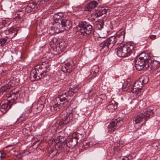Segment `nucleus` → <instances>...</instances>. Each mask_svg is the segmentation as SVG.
<instances>
[{
    "label": "nucleus",
    "instance_id": "9",
    "mask_svg": "<svg viewBox=\"0 0 160 160\" xmlns=\"http://www.w3.org/2000/svg\"><path fill=\"white\" fill-rule=\"evenodd\" d=\"M53 30H51V32L49 31V33L51 34H53L55 32L58 33L62 32L64 31L63 27L61 22H55L53 24V26L52 27Z\"/></svg>",
    "mask_w": 160,
    "mask_h": 160
},
{
    "label": "nucleus",
    "instance_id": "3",
    "mask_svg": "<svg viewBox=\"0 0 160 160\" xmlns=\"http://www.w3.org/2000/svg\"><path fill=\"white\" fill-rule=\"evenodd\" d=\"M78 28L80 29H78L76 34L79 38H85L88 37L91 34L92 30V26L86 21L80 22Z\"/></svg>",
    "mask_w": 160,
    "mask_h": 160
},
{
    "label": "nucleus",
    "instance_id": "50",
    "mask_svg": "<svg viewBox=\"0 0 160 160\" xmlns=\"http://www.w3.org/2000/svg\"><path fill=\"white\" fill-rule=\"evenodd\" d=\"M17 34V32H16V33H15L14 34V36H15L16 35V34Z\"/></svg>",
    "mask_w": 160,
    "mask_h": 160
},
{
    "label": "nucleus",
    "instance_id": "34",
    "mask_svg": "<svg viewBox=\"0 0 160 160\" xmlns=\"http://www.w3.org/2000/svg\"><path fill=\"white\" fill-rule=\"evenodd\" d=\"M67 46L66 43L64 42H61L59 44V47L60 48L62 49H64L66 48Z\"/></svg>",
    "mask_w": 160,
    "mask_h": 160
},
{
    "label": "nucleus",
    "instance_id": "45",
    "mask_svg": "<svg viewBox=\"0 0 160 160\" xmlns=\"http://www.w3.org/2000/svg\"><path fill=\"white\" fill-rule=\"evenodd\" d=\"M58 139H59V140H60L61 139H62V138H64L63 137H62L61 136H58Z\"/></svg>",
    "mask_w": 160,
    "mask_h": 160
},
{
    "label": "nucleus",
    "instance_id": "6",
    "mask_svg": "<svg viewBox=\"0 0 160 160\" xmlns=\"http://www.w3.org/2000/svg\"><path fill=\"white\" fill-rule=\"evenodd\" d=\"M42 1L37 0L36 2H30L26 5L22 9L25 11V12L30 13L32 12H36L39 9L42 5Z\"/></svg>",
    "mask_w": 160,
    "mask_h": 160
},
{
    "label": "nucleus",
    "instance_id": "52",
    "mask_svg": "<svg viewBox=\"0 0 160 160\" xmlns=\"http://www.w3.org/2000/svg\"><path fill=\"white\" fill-rule=\"evenodd\" d=\"M60 142H62V140H60Z\"/></svg>",
    "mask_w": 160,
    "mask_h": 160
},
{
    "label": "nucleus",
    "instance_id": "18",
    "mask_svg": "<svg viewBox=\"0 0 160 160\" xmlns=\"http://www.w3.org/2000/svg\"><path fill=\"white\" fill-rule=\"evenodd\" d=\"M106 13V9L102 8L96 11L95 14H93V15H94V18H96L97 17H101L103 15L105 14Z\"/></svg>",
    "mask_w": 160,
    "mask_h": 160
},
{
    "label": "nucleus",
    "instance_id": "36",
    "mask_svg": "<svg viewBox=\"0 0 160 160\" xmlns=\"http://www.w3.org/2000/svg\"><path fill=\"white\" fill-rule=\"evenodd\" d=\"M95 28L97 29L101 30L103 28V25L102 24H97L95 26Z\"/></svg>",
    "mask_w": 160,
    "mask_h": 160
},
{
    "label": "nucleus",
    "instance_id": "48",
    "mask_svg": "<svg viewBox=\"0 0 160 160\" xmlns=\"http://www.w3.org/2000/svg\"><path fill=\"white\" fill-rule=\"evenodd\" d=\"M98 100H102V99H101V98H98Z\"/></svg>",
    "mask_w": 160,
    "mask_h": 160
},
{
    "label": "nucleus",
    "instance_id": "25",
    "mask_svg": "<svg viewBox=\"0 0 160 160\" xmlns=\"http://www.w3.org/2000/svg\"><path fill=\"white\" fill-rule=\"evenodd\" d=\"M42 69H38L37 68H35L34 70H33L30 73V77H31V74L33 73L34 75V76H38V75H39L40 74L41 75L42 73Z\"/></svg>",
    "mask_w": 160,
    "mask_h": 160
},
{
    "label": "nucleus",
    "instance_id": "37",
    "mask_svg": "<svg viewBox=\"0 0 160 160\" xmlns=\"http://www.w3.org/2000/svg\"><path fill=\"white\" fill-rule=\"evenodd\" d=\"M25 155V152L20 153L19 154L16 156L17 158L19 159L23 157Z\"/></svg>",
    "mask_w": 160,
    "mask_h": 160
},
{
    "label": "nucleus",
    "instance_id": "27",
    "mask_svg": "<svg viewBox=\"0 0 160 160\" xmlns=\"http://www.w3.org/2000/svg\"><path fill=\"white\" fill-rule=\"evenodd\" d=\"M22 11H23V12L20 11L18 12L17 15L16 17V18H18L20 19L24 16V10L23 9V10H22Z\"/></svg>",
    "mask_w": 160,
    "mask_h": 160
},
{
    "label": "nucleus",
    "instance_id": "46",
    "mask_svg": "<svg viewBox=\"0 0 160 160\" xmlns=\"http://www.w3.org/2000/svg\"><path fill=\"white\" fill-rule=\"evenodd\" d=\"M2 72L3 71L2 70H0V77L2 76Z\"/></svg>",
    "mask_w": 160,
    "mask_h": 160
},
{
    "label": "nucleus",
    "instance_id": "19",
    "mask_svg": "<svg viewBox=\"0 0 160 160\" xmlns=\"http://www.w3.org/2000/svg\"><path fill=\"white\" fill-rule=\"evenodd\" d=\"M1 104L0 111L2 113H5L8 109L11 108V105H8L7 103H2V104Z\"/></svg>",
    "mask_w": 160,
    "mask_h": 160
},
{
    "label": "nucleus",
    "instance_id": "32",
    "mask_svg": "<svg viewBox=\"0 0 160 160\" xmlns=\"http://www.w3.org/2000/svg\"><path fill=\"white\" fill-rule=\"evenodd\" d=\"M125 33L124 31L122 30H120L118 31L116 34L115 37H121V36H123V38H124L125 36Z\"/></svg>",
    "mask_w": 160,
    "mask_h": 160
},
{
    "label": "nucleus",
    "instance_id": "13",
    "mask_svg": "<svg viewBox=\"0 0 160 160\" xmlns=\"http://www.w3.org/2000/svg\"><path fill=\"white\" fill-rule=\"evenodd\" d=\"M67 146L69 147H74L77 144L78 139L77 137H74L70 139H68L67 140Z\"/></svg>",
    "mask_w": 160,
    "mask_h": 160
},
{
    "label": "nucleus",
    "instance_id": "39",
    "mask_svg": "<svg viewBox=\"0 0 160 160\" xmlns=\"http://www.w3.org/2000/svg\"><path fill=\"white\" fill-rule=\"evenodd\" d=\"M56 14H57L61 18H62L63 17H64V14L62 12H58L57 13H56Z\"/></svg>",
    "mask_w": 160,
    "mask_h": 160
},
{
    "label": "nucleus",
    "instance_id": "53",
    "mask_svg": "<svg viewBox=\"0 0 160 160\" xmlns=\"http://www.w3.org/2000/svg\"><path fill=\"white\" fill-rule=\"evenodd\" d=\"M13 100H15V99L14 98H13Z\"/></svg>",
    "mask_w": 160,
    "mask_h": 160
},
{
    "label": "nucleus",
    "instance_id": "33",
    "mask_svg": "<svg viewBox=\"0 0 160 160\" xmlns=\"http://www.w3.org/2000/svg\"><path fill=\"white\" fill-rule=\"evenodd\" d=\"M138 133V135H141L145 133L146 131L144 130L143 128H141L137 130Z\"/></svg>",
    "mask_w": 160,
    "mask_h": 160
},
{
    "label": "nucleus",
    "instance_id": "47",
    "mask_svg": "<svg viewBox=\"0 0 160 160\" xmlns=\"http://www.w3.org/2000/svg\"><path fill=\"white\" fill-rule=\"evenodd\" d=\"M50 0H43V1L45 2H47L48 1H49Z\"/></svg>",
    "mask_w": 160,
    "mask_h": 160
},
{
    "label": "nucleus",
    "instance_id": "21",
    "mask_svg": "<svg viewBox=\"0 0 160 160\" xmlns=\"http://www.w3.org/2000/svg\"><path fill=\"white\" fill-rule=\"evenodd\" d=\"M117 106L114 101L109 102L107 106V109L109 112H112L117 108Z\"/></svg>",
    "mask_w": 160,
    "mask_h": 160
},
{
    "label": "nucleus",
    "instance_id": "49",
    "mask_svg": "<svg viewBox=\"0 0 160 160\" xmlns=\"http://www.w3.org/2000/svg\"><path fill=\"white\" fill-rule=\"evenodd\" d=\"M23 125L24 124L22 123L21 124V125L22 126H23Z\"/></svg>",
    "mask_w": 160,
    "mask_h": 160
},
{
    "label": "nucleus",
    "instance_id": "31",
    "mask_svg": "<svg viewBox=\"0 0 160 160\" xmlns=\"http://www.w3.org/2000/svg\"><path fill=\"white\" fill-rule=\"evenodd\" d=\"M99 68L98 66H95L92 68V69L91 70V73H93V74H97L99 72Z\"/></svg>",
    "mask_w": 160,
    "mask_h": 160
},
{
    "label": "nucleus",
    "instance_id": "5",
    "mask_svg": "<svg viewBox=\"0 0 160 160\" xmlns=\"http://www.w3.org/2000/svg\"><path fill=\"white\" fill-rule=\"evenodd\" d=\"M153 114L154 113L152 110L150 109H148L147 110H145L143 112L138 115L135 118L134 120L135 123L138 124L142 122L141 123V125H142L146 122L147 118L152 117Z\"/></svg>",
    "mask_w": 160,
    "mask_h": 160
},
{
    "label": "nucleus",
    "instance_id": "35",
    "mask_svg": "<svg viewBox=\"0 0 160 160\" xmlns=\"http://www.w3.org/2000/svg\"><path fill=\"white\" fill-rule=\"evenodd\" d=\"M7 39L2 38L0 41V44H1V46L5 45L6 43H7Z\"/></svg>",
    "mask_w": 160,
    "mask_h": 160
},
{
    "label": "nucleus",
    "instance_id": "17",
    "mask_svg": "<svg viewBox=\"0 0 160 160\" xmlns=\"http://www.w3.org/2000/svg\"><path fill=\"white\" fill-rule=\"evenodd\" d=\"M61 23L64 31L65 30H68L71 28L72 27V22L69 20H63L61 22Z\"/></svg>",
    "mask_w": 160,
    "mask_h": 160
},
{
    "label": "nucleus",
    "instance_id": "28",
    "mask_svg": "<svg viewBox=\"0 0 160 160\" xmlns=\"http://www.w3.org/2000/svg\"><path fill=\"white\" fill-rule=\"evenodd\" d=\"M139 80L142 81V84L144 85V84L147 83L148 82L149 79L148 77L145 76L141 77Z\"/></svg>",
    "mask_w": 160,
    "mask_h": 160
},
{
    "label": "nucleus",
    "instance_id": "2",
    "mask_svg": "<svg viewBox=\"0 0 160 160\" xmlns=\"http://www.w3.org/2000/svg\"><path fill=\"white\" fill-rule=\"evenodd\" d=\"M123 41L124 38H123L122 35L121 37H115V36H112L101 43V50L105 52H108V50L112 48L115 43L117 44H120L121 45Z\"/></svg>",
    "mask_w": 160,
    "mask_h": 160
},
{
    "label": "nucleus",
    "instance_id": "44",
    "mask_svg": "<svg viewBox=\"0 0 160 160\" xmlns=\"http://www.w3.org/2000/svg\"><path fill=\"white\" fill-rule=\"evenodd\" d=\"M127 157L128 158V160H130L132 158V156L131 155H128Z\"/></svg>",
    "mask_w": 160,
    "mask_h": 160
},
{
    "label": "nucleus",
    "instance_id": "22",
    "mask_svg": "<svg viewBox=\"0 0 160 160\" xmlns=\"http://www.w3.org/2000/svg\"><path fill=\"white\" fill-rule=\"evenodd\" d=\"M137 58H139L145 62H150V57H149L148 54L147 53H142Z\"/></svg>",
    "mask_w": 160,
    "mask_h": 160
},
{
    "label": "nucleus",
    "instance_id": "14",
    "mask_svg": "<svg viewBox=\"0 0 160 160\" xmlns=\"http://www.w3.org/2000/svg\"><path fill=\"white\" fill-rule=\"evenodd\" d=\"M149 63H147L145 66V68H150L152 70H155L158 68V64H159L158 62L156 60L152 61L150 59Z\"/></svg>",
    "mask_w": 160,
    "mask_h": 160
},
{
    "label": "nucleus",
    "instance_id": "10",
    "mask_svg": "<svg viewBox=\"0 0 160 160\" xmlns=\"http://www.w3.org/2000/svg\"><path fill=\"white\" fill-rule=\"evenodd\" d=\"M148 62H145L139 58H136L135 66L136 69L138 71H140L144 67L145 68L146 64Z\"/></svg>",
    "mask_w": 160,
    "mask_h": 160
},
{
    "label": "nucleus",
    "instance_id": "54",
    "mask_svg": "<svg viewBox=\"0 0 160 160\" xmlns=\"http://www.w3.org/2000/svg\"><path fill=\"white\" fill-rule=\"evenodd\" d=\"M123 88H124V85L123 86Z\"/></svg>",
    "mask_w": 160,
    "mask_h": 160
},
{
    "label": "nucleus",
    "instance_id": "26",
    "mask_svg": "<svg viewBox=\"0 0 160 160\" xmlns=\"http://www.w3.org/2000/svg\"><path fill=\"white\" fill-rule=\"evenodd\" d=\"M27 126V125H26L25 126V128L22 129V132L26 135H28L30 133V129L28 128V127Z\"/></svg>",
    "mask_w": 160,
    "mask_h": 160
},
{
    "label": "nucleus",
    "instance_id": "23",
    "mask_svg": "<svg viewBox=\"0 0 160 160\" xmlns=\"http://www.w3.org/2000/svg\"><path fill=\"white\" fill-rule=\"evenodd\" d=\"M30 112V109H26L20 116V118H22L23 120L27 119L28 118Z\"/></svg>",
    "mask_w": 160,
    "mask_h": 160
},
{
    "label": "nucleus",
    "instance_id": "7",
    "mask_svg": "<svg viewBox=\"0 0 160 160\" xmlns=\"http://www.w3.org/2000/svg\"><path fill=\"white\" fill-rule=\"evenodd\" d=\"M73 114L71 108L67 107L65 110L63 111L61 115V117L63 123L67 124L70 122L73 118Z\"/></svg>",
    "mask_w": 160,
    "mask_h": 160
},
{
    "label": "nucleus",
    "instance_id": "38",
    "mask_svg": "<svg viewBox=\"0 0 160 160\" xmlns=\"http://www.w3.org/2000/svg\"><path fill=\"white\" fill-rule=\"evenodd\" d=\"M18 91H17L16 92H11V93H12L11 96H9V97H14V96L16 95H18ZM11 94V93H10Z\"/></svg>",
    "mask_w": 160,
    "mask_h": 160
},
{
    "label": "nucleus",
    "instance_id": "1",
    "mask_svg": "<svg viewBox=\"0 0 160 160\" xmlns=\"http://www.w3.org/2000/svg\"><path fill=\"white\" fill-rule=\"evenodd\" d=\"M78 90V88H77L75 90L68 91L65 92V94L60 95L52 101L50 106L47 108V111H49L50 109L52 113H55L62 107H66L68 104L69 97L72 96Z\"/></svg>",
    "mask_w": 160,
    "mask_h": 160
},
{
    "label": "nucleus",
    "instance_id": "20",
    "mask_svg": "<svg viewBox=\"0 0 160 160\" xmlns=\"http://www.w3.org/2000/svg\"><path fill=\"white\" fill-rule=\"evenodd\" d=\"M65 68L68 72L69 73L71 72L74 70L75 68L73 61H71V62L67 63L66 65Z\"/></svg>",
    "mask_w": 160,
    "mask_h": 160
},
{
    "label": "nucleus",
    "instance_id": "41",
    "mask_svg": "<svg viewBox=\"0 0 160 160\" xmlns=\"http://www.w3.org/2000/svg\"><path fill=\"white\" fill-rule=\"evenodd\" d=\"M116 160H128V158L127 156H125L122 157V158H120V160L117 159Z\"/></svg>",
    "mask_w": 160,
    "mask_h": 160
},
{
    "label": "nucleus",
    "instance_id": "15",
    "mask_svg": "<svg viewBox=\"0 0 160 160\" xmlns=\"http://www.w3.org/2000/svg\"><path fill=\"white\" fill-rule=\"evenodd\" d=\"M121 121H118L115 119L110 123L108 125V130L111 132H113L116 129L117 127L120 125L119 123Z\"/></svg>",
    "mask_w": 160,
    "mask_h": 160
},
{
    "label": "nucleus",
    "instance_id": "12",
    "mask_svg": "<svg viewBox=\"0 0 160 160\" xmlns=\"http://www.w3.org/2000/svg\"><path fill=\"white\" fill-rule=\"evenodd\" d=\"M98 4V2L92 1L88 3L85 7V10L86 11H90L92 10L97 6Z\"/></svg>",
    "mask_w": 160,
    "mask_h": 160
},
{
    "label": "nucleus",
    "instance_id": "42",
    "mask_svg": "<svg viewBox=\"0 0 160 160\" xmlns=\"http://www.w3.org/2000/svg\"><path fill=\"white\" fill-rule=\"evenodd\" d=\"M6 157V154L4 153H2L0 156V158L1 159H3L5 158Z\"/></svg>",
    "mask_w": 160,
    "mask_h": 160
},
{
    "label": "nucleus",
    "instance_id": "40",
    "mask_svg": "<svg viewBox=\"0 0 160 160\" xmlns=\"http://www.w3.org/2000/svg\"><path fill=\"white\" fill-rule=\"evenodd\" d=\"M150 39L152 40L155 39L156 38V36L155 35H152L149 36Z\"/></svg>",
    "mask_w": 160,
    "mask_h": 160
},
{
    "label": "nucleus",
    "instance_id": "11",
    "mask_svg": "<svg viewBox=\"0 0 160 160\" xmlns=\"http://www.w3.org/2000/svg\"><path fill=\"white\" fill-rule=\"evenodd\" d=\"M143 86L142 81L139 79L137 80L135 82L133 86V88L132 89V92H135L139 91L142 88Z\"/></svg>",
    "mask_w": 160,
    "mask_h": 160
},
{
    "label": "nucleus",
    "instance_id": "30",
    "mask_svg": "<svg viewBox=\"0 0 160 160\" xmlns=\"http://www.w3.org/2000/svg\"><path fill=\"white\" fill-rule=\"evenodd\" d=\"M108 34L107 31H101L99 35V37L100 38H106L108 36Z\"/></svg>",
    "mask_w": 160,
    "mask_h": 160
},
{
    "label": "nucleus",
    "instance_id": "16",
    "mask_svg": "<svg viewBox=\"0 0 160 160\" xmlns=\"http://www.w3.org/2000/svg\"><path fill=\"white\" fill-rule=\"evenodd\" d=\"M11 87H12V85L11 84V81L8 82V84L2 86L0 88V95L6 93L9 91Z\"/></svg>",
    "mask_w": 160,
    "mask_h": 160
},
{
    "label": "nucleus",
    "instance_id": "4",
    "mask_svg": "<svg viewBox=\"0 0 160 160\" xmlns=\"http://www.w3.org/2000/svg\"><path fill=\"white\" fill-rule=\"evenodd\" d=\"M133 49V46L130 44H121L115 52L118 57H125L130 55Z\"/></svg>",
    "mask_w": 160,
    "mask_h": 160
},
{
    "label": "nucleus",
    "instance_id": "43",
    "mask_svg": "<svg viewBox=\"0 0 160 160\" xmlns=\"http://www.w3.org/2000/svg\"><path fill=\"white\" fill-rule=\"evenodd\" d=\"M86 147H85V146H84V148H85L86 149L88 148L89 146V143H86L85 145Z\"/></svg>",
    "mask_w": 160,
    "mask_h": 160
},
{
    "label": "nucleus",
    "instance_id": "51",
    "mask_svg": "<svg viewBox=\"0 0 160 160\" xmlns=\"http://www.w3.org/2000/svg\"><path fill=\"white\" fill-rule=\"evenodd\" d=\"M125 88H126L127 89H128V87H125Z\"/></svg>",
    "mask_w": 160,
    "mask_h": 160
},
{
    "label": "nucleus",
    "instance_id": "8",
    "mask_svg": "<svg viewBox=\"0 0 160 160\" xmlns=\"http://www.w3.org/2000/svg\"><path fill=\"white\" fill-rule=\"evenodd\" d=\"M45 103V99L44 98H41L38 101L33 104V108L37 112H41L43 109Z\"/></svg>",
    "mask_w": 160,
    "mask_h": 160
},
{
    "label": "nucleus",
    "instance_id": "29",
    "mask_svg": "<svg viewBox=\"0 0 160 160\" xmlns=\"http://www.w3.org/2000/svg\"><path fill=\"white\" fill-rule=\"evenodd\" d=\"M53 20L55 22H58V21H60V22H61L62 21V18L56 13L54 14L53 16Z\"/></svg>",
    "mask_w": 160,
    "mask_h": 160
},
{
    "label": "nucleus",
    "instance_id": "24",
    "mask_svg": "<svg viewBox=\"0 0 160 160\" xmlns=\"http://www.w3.org/2000/svg\"><path fill=\"white\" fill-rule=\"evenodd\" d=\"M34 75L32 73L31 74V78H33L34 79L33 80H38L41 78H43L45 76H47L46 74V73H41V75L40 74L39 75H38V76H34Z\"/></svg>",
    "mask_w": 160,
    "mask_h": 160
}]
</instances>
